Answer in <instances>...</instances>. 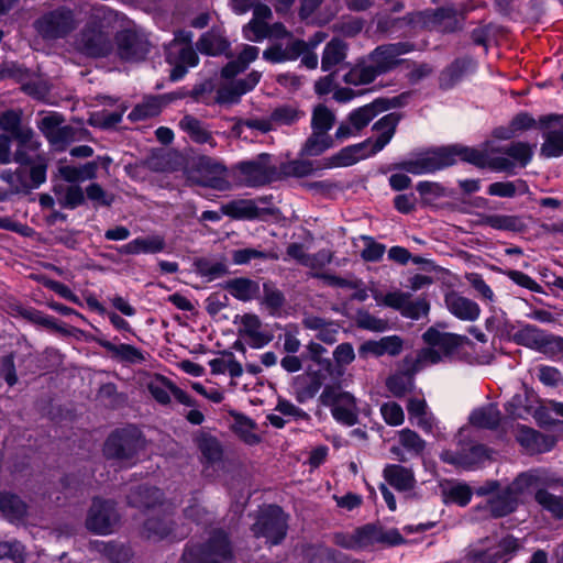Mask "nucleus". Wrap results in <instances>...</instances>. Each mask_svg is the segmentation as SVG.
Segmentation results:
<instances>
[{
  "label": "nucleus",
  "instance_id": "1",
  "mask_svg": "<svg viewBox=\"0 0 563 563\" xmlns=\"http://www.w3.org/2000/svg\"><path fill=\"white\" fill-rule=\"evenodd\" d=\"M457 156L462 161L477 167H485L487 165V154L485 152L472 147L454 145L429 151L415 159L405 161L395 165V168L413 175L429 174L452 166L455 164Z\"/></svg>",
  "mask_w": 563,
  "mask_h": 563
},
{
  "label": "nucleus",
  "instance_id": "2",
  "mask_svg": "<svg viewBox=\"0 0 563 563\" xmlns=\"http://www.w3.org/2000/svg\"><path fill=\"white\" fill-rule=\"evenodd\" d=\"M422 339L428 346L418 352L416 356L417 366L413 368V372H419L426 365L437 364L450 357L468 341L465 335L441 332L433 327L422 334Z\"/></svg>",
  "mask_w": 563,
  "mask_h": 563
},
{
  "label": "nucleus",
  "instance_id": "3",
  "mask_svg": "<svg viewBox=\"0 0 563 563\" xmlns=\"http://www.w3.org/2000/svg\"><path fill=\"white\" fill-rule=\"evenodd\" d=\"M232 559V549L228 536L216 530L203 544L186 548L180 563H228Z\"/></svg>",
  "mask_w": 563,
  "mask_h": 563
},
{
  "label": "nucleus",
  "instance_id": "4",
  "mask_svg": "<svg viewBox=\"0 0 563 563\" xmlns=\"http://www.w3.org/2000/svg\"><path fill=\"white\" fill-rule=\"evenodd\" d=\"M323 406L331 408L333 418L345 424L354 426L358 421V409L355 397L342 390L339 385H327L320 395Z\"/></svg>",
  "mask_w": 563,
  "mask_h": 563
},
{
  "label": "nucleus",
  "instance_id": "5",
  "mask_svg": "<svg viewBox=\"0 0 563 563\" xmlns=\"http://www.w3.org/2000/svg\"><path fill=\"white\" fill-rule=\"evenodd\" d=\"M235 169L240 178L251 187L278 181L277 163L268 153H261L250 161L240 162Z\"/></svg>",
  "mask_w": 563,
  "mask_h": 563
},
{
  "label": "nucleus",
  "instance_id": "6",
  "mask_svg": "<svg viewBox=\"0 0 563 563\" xmlns=\"http://www.w3.org/2000/svg\"><path fill=\"white\" fill-rule=\"evenodd\" d=\"M48 162L19 165L14 172H2L0 177L9 184L14 194H29L46 181Z\"/></svg>",
  "mask_w": 563,
  "mask_h": 563
},
{
  "label": "nucleus",
  "instance_id": "7",
  "mask_svg": "<svg viewBox=\"0 0 563 563\" xmlns=\"http://www.w3.org/2000/svg\"><path fill=\"white\" fill-rule=\"evenodd\" d=\"M287 518L280 507L269 505L258 511L252 531L256 538H265L271 544L280 543L287 533Z\"/></svg>",
  "mask_w": 563,
  "mask_h": 563
},
{
  "label": "nucleus",
  "instance_id": "8",
  "mask_svg": "<svg viewBox=\"0 0 563 563\" xmlns=\"http://www.w3.org/2000/svg\"><path fill=\"white\" fill-rule=\"evenodd\" d=\"M141 432L134 427H128L112 432L104 443V455L108 459L130 461L143 448Z\"/></svg>",
  "mask_w": 563,
  "mask_h": 563
},
{
  "label": "nucleus",
  "instance_id": "9",
  "mask_svg": "<svg viewBox=\"0 0 563 563\" xmlns=\"http://www.w3.org/2000/svg\"><path fill=\"white\" fill-rule=\"evenodd\" d=\"M395 106L393 101L385 98H377L373 102L367 103L353 110L345 122H342L335 132L339 140L346 139L361 132L368 123L379 113Z\"/></svg>",
  "mask_w": 563,
  "mask_h": 563
},
{
  "label": "nucleus",
  "instance_id": "10",
  "mask_svg": "<svg viewBox=\"0 0 563 563\" xmlns=\"http://www.w3.org/2000/svg\"><path fill=\"white\" fill-rule=\"evenodd\" d=\"M517 539L507 537L498 543L489 544V539L485 538L477 544L472 545L466 553L468 563H499L506 562L518 549Z\"/></svg>",
  "mask_w": 563,
  "mask_h": 563
},
{
  "label": "nucleus",
  "instance_id": "11",
  "mask_svg": "<svg viewBox=\"0 0 563 563\" xmlns=\"http://www.w3.org/2000/svg\"><path fill=\"white\" fill-rule=\"evenodd\" d=\"M77 26L70 9L58 8L40 16L34 22L36 32L44 40H57L67 36Z\"/></svg>",
  "mask_w": 563,
  "mask_h": 563
},
{
  "label": "nucleus",
  "instance_id": "12",
  "mask_svg": "<svg viewBox=\"0 0 563 563\" xmlns=\"http://www.w3.org/2000/svg\"><path fill=\"white\" fill-rule=\"evenodd\" d=\"M120 522V515L115 503L95 498L86 518L88 530L97 534H110L114 532Z\"/></svg>",
  "mask_w": 563,
  "mask_h": 563
},
{
  "label": "nucleus",
  "instance_id": "13",
  "mask_svg": "<svg viewBox=\"0 0 563 563\" xmlns=\"http://www.w3.org/2000/svg\"><path fill=\"white\" fill-rule=\"evenodd\" d=\"M519 475L497 494L490 496L485 505V509L494 518H503L512 514L518 505L519 497L526 493L523 484L518 483Z\"/></svg>",
  "mask_w": 563,
  "mask_h": 563
},
{
  "label": "nucleus",
  "instance_id": "14",
  "mask_svg": "<svg viewBox=\"0 0 563 563\" xmlns=\"http://www.w3.org/2000/svg\"><path fill=\"white\" fill-rule=\"evenodd\" d=\"M115 47L120 59L137 63L146 58L151 44L143 34L133 30H123L115 35Z\"/></svg>",
  "mask_w": 563,
  "mask_h": 563
},
{
  "label": "nucleus",
  "instance_id": "15",
  "mask_svg": "<svg viewBox=\"0 0 563 563\" xmlns=\"http://www.w3.org/2000/svg\"><path fill=\"white\" fill-rule=\"evenodd\" d=\"M411 51H413V44L409 42L382 44L369 53L368 62L380 76L397 68L402 63L399 56Z\"/></svg>",
  "mask_w": 563,
  "mask_h": 563
},
{
  "label": "nucleus",
  "instance_id": "16",
  "mask_svg": "<svg viewBox=\"0 0 563 563\" xmlns=\"http://www.w3.org/2000/svg\"><path fill=\"white\" fill-rule=\"evenodd\" d=\"M539 124L543 129H549L543 137L544 143L541 146V155L544 157H559L563 154V114H548L539 119Z\"/></svg>",
  "mask_w": 563,
  "mask_h": 563
},
{
  "label": "nucleus",
  "instance_id": "17",
  "mask_svg": "<svg viewBox=\"0 0 563 563\" xmlns=\"http://www.w3.org/2000/svg\"><path fill=\"white\" fill-rule=\"evenodd\" d=\"M64 118L54 113L46 115L37 124L38 130L57 151H64L75 140V129L69 125L62 126Z\"/></svg>",
  "mask_w": 563,
  "mask_h": 563
},
{
  "label": "nucleus",
  "instance_id": "18",
  "mask_svg": "<svg viewBox=\"0 0 563 563\" xmlns=\"http://www.w3.org/2000/svg\"><path fill=\"white\" fill-rule=\"evenodd\" d=\"M16 148L12 155V161L18 165H27L29 163L48 162V157L41 151V142L32 129L21 130L18 133Z\"/></svg>",
  "mask_w": 563,
  "mask_h": 563
},
{
  "label": "nucleus",
  "instance_id": "19",
  "mask_svg": "<svg viewBox=\"0 0 563 563\" xmlns=\"http://www.w3.org/2000/svg\"><path fill=\"white\" fill-rule=\"evenodd\" d=\"M76 47L89 57H104L113 48L109 35L96 27L84 29L76 41Z\"/></svg>",
  "mask_w": 563,
  "mask_h": 563
},
{
  "label": "nucleus",
  "instance_id": "20",
  "mask_svg": "<svg viewBox=\"0 0 563 563\" xmlns=\"http://www.w3.org/2000/svg\"><path fill=\"white\" fill-rule=\"evenodd\" d=\"M152 397L161 405L170 404V394L175 399L186 406L194 407L196 401L183 389L178 388L172 380L163 375H155L147 384Z\"/></svg>",
  "mask_w": 563,
  "mask_h": 563
},
{
  "label": "nucleus",
  "instance_id": "21",
  "mask_svg": "<svg viewBox=\"0 0 563 563\" xmlns=\"http://www.w3.org/2000/svg\"><path fill=\"white\" fill-rule=\"evenodd\" d=\"M199 177L197 184L216 190H228L230 183L227 179V168L221 163L210 158L201 157L199 159Z\"/></svg>",
  "mask_w": 563,
  "mask_h": 563
},
{
  "label": "nucleus",
  "instance_id": "22",
  "mask_svg": "<svg viewBox=\"0 0 563 563\" xmlns=\"http://www.w3.org/2000/svg\"><path fill=\"white\" fill-rule=\"evenodd\" d=\"M443 462L463 468H473L489 459V451L483 444H473L456 452L444 451L441 453Z\"/></svg>",
  "mask_w": 563,
  "mask_h": 563
},
{
  "label": "nucleus",
  "instance_id": "23",
  "mask_svg": "<svg viewBox=\"0 0 563 563\" xmlns=\"http://www.w3.org/2000/svg\"><path fill=\"white\" fill-rule=\"evenodd\" d=\"M191 32H181L174 38L167 51L169 64L180 63L191 67L198 64V55L191 46Z\"/></svg>",
  "mask_w": 563,
  "mask_h": 563
},
{
  "label": "nucleus",
  "instance_id": "24",
  "mask_svg": "<svg viewBox=\"0 0 563 563\" xmlns=\"http://www.w3.org/2000/svg\"><path fill=\"white\" fill-rule=\"evenodd\" d=\"M519 475V482L523 484L526 492L538 488H556L563 486V476L547 470V468H532L522 472Z\"/></svg>",
  "mask_w": 563,
  "mask_h": 563
},
{
  "label": "nucleus",
  "instance_id": "25",
  "mask_svg": "<svg viewBox=\"0 0 563 563\" xmlns=\"http://www.w3.org/2000/svg\"><path fill=\"white\" fill-rule=\"evenodd\" d=\"M516 439L530 454L549 452L555 445L554 437L543 434L528 427L519 428Z\"/></svg>",
  "mask_w": 563,
  "mask_h": 563
},
{
  "label": "nucleus",
  "instance_id": "26",
  "mask_svg": "<svg viewBox=\"0 0 563 563\" xmlns=\"http://www.w3.org/2000/svg\"><path fill=\"white\" fill-rule=\"evenodd\" d=\"M306 41L292 38L284 47L280 43H275L263 52V58L272 64L296 60L306 49Z\"/></svg>",
  "mask_w": 563,
  "mask_h": 563
},
{
  "label": "nucleus",
  "instance_id": "27",
  "mask_svg": "<svg viewBox=\"0 0 563 563\" xmlns=\"http://www.w3.org/2000/svg\"><path fill=\"white\" fill-rule=\"evenodd\" d=\"M402 346L404 342L398 335H389L378 341L369 340L364 342L358 349V354L361 357H366L367 355L379 357L385 354L397 356L401 353Z\"/></svg>",
  "mask_w": 563,
  "mask_h": 563
},
{
  "label": "nucleus",
  "instance_id": "28",
  "mask_svg": "<svg viewBox=\"0 0 563 563\" xmlns=\"http://www.w3.org/2000/svg\"><path fill=\"white\" fill-rule=\"evenodd\" d=\"M240 334L247 339L252 347H262L273 339L269 332L263 330L262 321L256 314L245 313L242 316Z\"/></svg>",
  "mask_w": 563,
  "mask_h": 563
},
{
  "label": "nucleus",
  "instance_id": "29",
  "mask_svg": "<svg viewBox=\"0 0 563 563\" xmlns=\"http://www.w3.org/2000/svg\"><path fill=\"white\" fill-rule=\"evenodd\" d=\"M166 242L164 236L155 234L148 236L136 238L131 242L122 245L119 250L124 255H136V254H156L165 250Z\"/></svg>",
  "mask_w": 563,
  "mask_h": 563
},
{
  "label": "nucleus",
  "instance_id": "30",
  "mask_svg": "<svg viewBox=\"0 0 563 563\" xmlns=\"http://www.w3.org/2000/svg\"><path fill=\"white\" fill-rule=\"evenodd\" d=\"M445 303L452 314L461 320L474 321L479 317V306L456 292H450L445 296Z\"/></svg>",
  "mask_w": 563,
  "mask_h": 563
},
{
  "label": "nucleus",
  "instance_id": "31",
  "mask_svg": "<svg viewBox=\"0 0 563 563\" xmlns=\"http://www.w3.org/2000/svg\"><path fill=\"white\" fill-rule=\"evenodd\" d=\"M400 119L401 115L399 113L391 112L374 123L372 129L378 133V136L373 140L372 152H380L390 142Z\"/></svg>",
  "mask_w": 563,
  "mask_h": 563
},
{
  "label": "nucleus",
  "instance_id": "32",
  "mask_svg": "<svg viewBox=\"0 0 563 563\" xmlns=\"http://www.w3.org/2000/svg\"><path fill=\"white\" fill-rule=\"evenodd\" d=\"M404 363L408 365L405 373L395 374L387 378L386 387L395 397H404L413 387L412 376L416 372L413 368L417 366L416 357H406Z\"/></svg>",
  "mask_w": 563,
  "mask_h": 563
},
{
  "label": "nucleus",
  "instance_id": "33",
  "mask_svg": "<svg viewBox=\"0 0 563 563\" xmlns=\"http://www.w3.org/2000/svg\"><path fill=\"white\" fill-rule=\"evenodd\" d=\"M223 288L231 296L241 301H251L258 299L261 295L260 283L246 277H236L225 282Z\"/></svg>",
  "mask_w": 563,
  "mask_h": 563
},
{
  "label": "nucleus",
  "instance_id": "34",
  "mask_svg": "<svg viewBox=\"0 0 563 563\" xmlns=\"http://www.w3.org/2000/svg\"><path fill=\"white\" fill-rule=\"evenodd\" d=\"M383 475L385 481L399 492L412 489L416 483L412 471L398 464L386 465Z\"/></svg>",
  "mask_w": 563,
  "mask_h": 563
},
{
  "label": "nucleus",
  "instance_id": "35",
  "mask_svg": "<svg viewBox=\"0 0 563 563\" xmlns=\"http://www.w3.org/2000/svg\"><path fill=\"white\" fill-rule=\"evenodd\" d=\"M180 129L188 134L190 140L198 144H209L211 147L217 145L211 131L203 122L197 118L187 114L179 121Z\"/></svg>",
  "mask_w": 563,
  "mask_h": 563
},
{
  "label": "nucleus",
  "instance_id": "36",
  "mask_svg": "<svg viewBox=\"0 0 563 563\" xmlns=\"http://www.w3.org/2000/svg\"><path fill=\"white\" fill-rule=\"evenodd\" d=\"M347 44L341 38L334 37L328 42L321 57V69L323 71H331L343 63L347 55Z\"/></svg>",
  "mask_w": 563,
  "mask_h": 563
},
{
  "label": "nucleus",
  "instance_id": "37",
  "mask_svg": "<svg viewBox=\"0 0 563 563\" xmlns=\"http://www.w3.org/2000/svg\"><path fill=\"white\" fill-rule=\"evenodd\" d=\"M197 48L207 55L217 56L224 54L228 57L231 56L228 54L230 42L220 32L214 30L208 31L200 36L197 42Z\"/></svg>",
  "mask_w": 563,
  "mask_h": 563
},
{
  "label": "nucleus",
  "instance_id": "38",
  "mask_svg": "<svg viewBox=\"0 0 563 563\" xmlns=\"http://www.w3.org/2000/svg\"><path fill=\"white\" fill-rule=\"evenodd\" d=\"M99 344L121 362L141 364L145 361L143 352L131 344H113L108 340H100Z\"/></svg>",
  "mask_w": 563,
  "mask_h": 563
},
{
  "label": "nucleus",
  "instance_id": "39",
  "mask_svg": "<svg viewBox=\"0 0 563 563\" xmlns=\"http://www.w3.org/2000/svg\"><path fill=\"white\" fill-rule=\"evenodd\" d=\"M479 224L509 232H522L526 229L520 217L508 214H482Z\"/></svg>",
  "mask_w": 563,
  "mask_h": 563
},
{
  "label": "nucleus",
  "instance_id": "40",
  "mask_svg": "<svg viewBox=\"0 0 563 563\" xmlns=\"http://www.w3.org/2000/svg\"><path fill=\"white\" fill-rule=\"evenodd\" d=\"M126 499L132 507L150 508L162 501L163 493L156 487L141 485L132 489Z\"/></svg>",
  "mask_w": 563,
  "mask_h": 563
},
{
  "label": "nucleus",
  "instance_id": "41",
  "mask_svg": "<svg viewBox=\"0 0 563 563\" xmlns=\"http://www.w3.org/2000/svg\"><path fill=\"white\" fill-rule=\"evenodd\" d=\"M278 180L289 177L302 178L313 174L317 169L314 163L309 159H292L277 164Z\"/></svg>",
  "mask_w": 563,
  "mask_h": 563
},
{
  "label": "nucleus",
  "instance_id": "42",
  "mask_svg": "<svg viewBox=\"0 0 563 563\" xmlns=\"http://www.w3.org/2000/svg\"><path fill=\"white\" fill-rule=\"evenodd\" d=\"M0 511L10 521L22 520L27 512V505L15 494H0Z\"/></svg>",
  "mask_w": 563,
  "mask_h": 563
},
{
  "label": "nucleus",
  "instance_id": "43",
  "mask_svg": "<svg viewBox=\"0 0 563 563\" xmlns=\"http://www.w3.org/2000/svg\"><path fill=\"white\" fill-rule=\"evenodd\" d=\"M378 73L374 68L371 62L357 63L354 65L343 77V80L347 85L361 86L373 82L377 77Z\"/></svg>",
  "mask_w": 563,
  "mask_h": 563
},
{
  "label": "nucleus",
  "instance_id": "44",
  "mask_svg": "<svg viewBox=\"0 0 563 563\" xmlns=\"http://www.w3.org/2000/svg\"><path fill=\"white\" fill-rule=\"evenodd\" d=\"M221 211L234 219H257L262 214V210L251 200L232 201L223 205Z\"/></svg>",
  "mask_w": 563,
  "mask_h": 563
},
{
  "label": "nucleus",
  "instance_id": "45",
  "mask_svg": "<svg viewBox=\"0 0 563 563\" xmlns=\"http://www.w3.org/2000/svg\"><path fill=\"white\" fill-rule=\"evenodd\" d=\"M470 422L477 428L495 429L500 422V411L494 405L478 408L472 412Z\"/></svg>",
  "mask_w": 563,
  "mask_h": 563
},
{
  "label": "nucleus",
  "instance_id": "46",
  "mask_svg": "<svg viewBox=\"0 0 563 563\" xmlns=\"http://www.w3.org/2000/svg\"><path fill=\"white\" fill-rule=\"evenodd\" d=\"M534 500L554 518L563 519V497L550 493L545 488H538L534 493Z\"/></svg>",
  "mask_w": 563,
  "mask_h": 563
},
{
  "label": "nucleus",
  "instance_id": "47",
  "mask_svg": "<svg viewBox=\"0 0 563 563\" xmlns=\"http://www.w3.org/2000/svg\"><path fill=\"white\" fill-rule=\"evenodd\" d=\"M545 333L536 325L527 324L514 334L517 344L523 345L537 351L541 350Z\"/></svg>",
  "mask_w": 563,
  "mask_h": 563
},
{
  "label": "nucleus",
  "instance_id": "48",
  "mask_svg": "<svg viewBox=\"0 0 563 563\" xmlns=\"http://www.w3.org/2000/svg\"><path fill=\"white\" fill-rule=\"evenodd\" d=\"M196 443L202 456L212 464L221 460L222 448L220 442L211 434L201 432L196 438Z\"/></svg>",
  "mask_w": 563,
  "mask_h": 563
},
{
  "label": "nucleus",
  "instance_id": "49",
  "mask_svg": "<svg viewBox=\"0 0 563 563\" xmlns=\"http://www.w3.org/2000/svg\"><path fill=\"white\" fill-rule=\"evenodd\" d=\"M332 139L325 132L312 131L310 136L306 140L301 155L303 156H318L332 146Z\"/></svg>",
  "mask_w": 563,
  "mask_h": 563
},
{
  "label": "nucleus",
  "instance_id": "50",
  "mask_svg": "<svg viewBox=\"0 0 563 563\" xmlns=\"http://www.w3.org/2000/svg\"><path fill=\"white\" fill-rule=\"evenodd\" d=\"M233 430L249 445H255L261 442V437L255 433L256 423L246 416L236 415L234 417Z\"/></svg>",
  "mask_w": 563,
  "mask_h": 563
},
{
  "label": "nucleus",
  "instance_id": "51",
  "mask_svg": "<svg viewBox=\"0 0 563 563\" xmlns=\"http://www.w3.org/2000/svg\"><path fill=\"white\" fill-rule=\"evenodd\" d=\"M495 151L509 156L515 165L518 164L521 167L527 166L532 157V147L525 142H512Z\"/></svg>",
  "mask_w": 563,
  "mask_h": 563
},
{
  "label": "nucleus",
  "instance_id": "52",
  "mask_svg": "<svg viewBox=\"0 0 563 563\" xmlns=\"http://www.w3.org/2000/svg\"><path fill=\"white\" fill-rule=\"evenodd\" d=\"M471 60L468 59H455L450 66H448L440 75L441 88L449 89L453 87L464 75Z\"/></svg>",
  "mask_w": 563,
  "mask_h": 563
},
{
  "label": "nucleus",
  "instance_id": "53",
  "mask_svg": "<svg viewBox=\"0 0 563 563\" xmlns=\"http://www.w3.org/2000/svg\"><path fill=\"white\" fill-rule=\"evenodd\" d=\"M269 117L275 130L276 126L292 125L303 117V112L294 106L284 104L275 108Z\"/></svg>",
  "mask_w": 563,
  "mask_h": 563
},
{
  "label": "nucleus",
  "instance_id": "54",
  "mask_svg": "<svg viewBox=\"0 0 563 563\" xmlns=\"http://www.w3.org/2000/svg\"><path fill=\"white\" fill-rule=\"evenodd\" d=\"M161 111L162 103L159 98L151 97L145 99L142 103L136 104L134 109L129 113V119L131 121H141L155 117L159 114Z\"/></svg>",
  "mask_w": 563,
  "mask_h": 563
},
{
  "label": "nucleus",
  "instance_id": "55",
  "mask_svg": "<svg viewBox=\"0 0 563 563\" xmlns=\"http://www.w3.org/2000/svg\"><path fill=\"white\" fill-rule=\"evenodd\" d=\"M253 260H278V254L273 251H260L256 249H240L232 252V261L236 265H244Z\"/></svg>",
  "mask_w": 563,
  "mask_h": 563
},
{
  "label": "nucleus",
  "instance_id": "56",
  "mask_svg": "<svg viewBox=\"0 0 563 563\" xmlns=\"http://www.w3.org/2000/svg\"><path fill=\"white\" fill-rule=\"evenodd\" d=\"M335 122L334 114L323 104H319L313 109L311 118L312 131L328 133Z\"/></svg>",
  "mask_w": 563,
  "mask_h": 563
},
{
  "label": "nucleus",
  "instance_id": "57",
  "mask_svg": "<svg viewBox=\"0 0 563 563\" xmlns=\"http://www.w3.org/2000/svg\"><path fill=\"white\" fill-rule=\"evenodd\" d=\"M262 303L271 312H276L285 305V296L272 282H265L263 284Z\"/></svg>",
  "mask_w": 563,
  "mask_h": 563
},
{
  "label": "nucleus",
  "instance_id": "58",
  "mask_svg": "<svg viewBox=\"0 0 563 563\" xmlns=\"http://www.w3.org/2000/svg\"><path fill=\"white\" fill-rule=\"evenodd\" d=\"M24 547L19 541L0 542V563H23Z\"/></svg>",
  "mask_w": 563,
  "mask_h": 563
},
{
  "label": "nucleus",
  "instance_id": "59",
  "mask_svg": "<svg viewBox=\"0 0 563 563\" xmlns=\"http://www.w3.org/2000/svg\"><path fill=\"white\" fill-rule=\"evenodd\" d=\"M398 439L400 445L412 454L419 455L424 450L426 442L417 432L410 429H402L399 431Z\"/></svg>",
  "mask_w": 563,
  "mask_h": 563
},
{
  "label": "nucleus",
  "instance_id": "60",
  "mask_svg": "<svg viewBox=\"0 0 563 563\" xmlns=\"http://www.w3.org/2000/svg\"><path fill=\"white\" fill-rule=\"evenodd\" d=\"M147 538L163 539L172 531V522L167 518H150L144 523Z\"/></svg>",
  "mask_w": 563,
  "mask_h": 563
},
{
  "label": "nucleus",
  "instance_id": "61",
  "mask_svg": "<svg viewBox=\"0 0 563 563\" xmlns=\"http://www.w3.org/2000/svg\"><path fill=\"white\" fill-rule=\"evenodd\" d=\"M434 22L443 32H454L461 27V21L452 9H438L434 13Z\"/></svg>",
  "mask_w": 563,
  "mask_h": 563
},
{
  "label": "nucleus",
  "instance_id": "62",
  "mask_svg": "<svg viewBox=\"0 0 563 563\" xmlns=\"http://www.w3.org/2000/svg\"><path fill=\"white\" fill-rule=\"evenodd\" d=\"M355 322L358 328L375 332H383L388 328L387 320L377 318L365 310L357 311Z\"/></svg>",
  "mask_w": 563,
  "mask_h": 563
},
{
  "label": "nucleus",
  "instance_id": "63",
  "mask_svg": "<svg viewBox=\"0 0 563 563\" xmlns=\"http://www.w3.org/2000/svg\"><path fill=\"white\" fill-rule=\"evenodd\" d=\"M286 253L289 257L306 267L316 268L318 265L317 255L308 254L305 251V246L300 243H290L287 246Z\"/></svg>",
  "mask_w": 563,
  "mask_h": 563
},
{
  "label": "nucleus",
  "instance_id": "64",
  "mask_svg": "<svg viewBox=\"0 0 563 563\" xmlns=\"http://www.w3.org/2000/svg\"><path fill=\"white\" fill-rule=\"evenodd\" d=\"M100 552L113 563L126 562L131 555L129 548L113 542L102 544Z\"/></svg>",
  "mask_w": 563,
  "mask_h": 563
}]
</instances>
